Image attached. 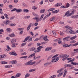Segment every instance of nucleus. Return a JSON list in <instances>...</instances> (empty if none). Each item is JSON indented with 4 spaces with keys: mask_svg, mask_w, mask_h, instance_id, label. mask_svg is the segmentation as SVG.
I'll use <instances>...</instances> for the list:
<instances>
[{
    "mask_svg": "<svg viewBox=\"0 0 78 78\" xmlns=\"http://www.w3.org/2000/svg\"><path fill=\"white\" fill-rule=\"evenodd\" d=\"M4 16H5V18L7 19H9V18H8V15H7V14H4Z\"/></svg>",
    "mask_w": 78,
    "mask_h": 78,
    "instance_id": "nucleus-37",
    "label": "nucleus"
},
{
    "mask_svg": "<svg viewBox=\"0 0 78 78\" xmlns=\"http://www.w3.org/2000/svg\"><path fill=\"white\" fill-rule=\"evenodd\" d=\"M11 62L12 64H15L17 63V61L15 60H13Z\"/></svg>",
    "mask_w": 78,
    "mask_h": 78,
    "instance_id": "nucleus-25",
    "label": "nucleus"
},
{
    "mask_svg": "<svg viewBox=\"0 0 78 78\" xmlns=\"http://www.w3.org/2000/svg\"><path fill=\"white\" fill-rule=\"evenodd\" d=\"M16 42V40L15 39H14L12 40L11 41V44H15L14 42Z\"/></svg>",
    "mask_w": 78,
    "mask_h": 78,
    "instance_id": "nucleus-27",
    "label": "nucleus"
},
{
    "mask_svg": "<svg viewBox=\"0 0 78 78\" xmlns=\"http://www.w3.org/2000/svg\"><path fill=\"white\" fill-rule=\"evenodd\" d=\"M43 47L42 46H40L37 48V50L34 51V53H37V52H39L41 51V48H43Z\"/></svg>",
    "mask_w": 78,
    "mask_h": 78,
    "instance_id": "nucleus-3",
    "label": "nucleus"
},
{
    "mask_svg": "<svg viewBox=\"0 0 78 78\" xmlns=\"http://www.w3.org/2000/svg\"><path fill=\"white\" fill-rule=\"evenodd\" d=\"M12 44V47L13 48L16 47V44L15 43H11Z\"/></svg>",
    "mask_w": 78,
    "mask_h": 78,
    "instance_id": "nucleus-38",
    "label": "nucleus"
},
{
    "mask_svg": "<svg viewBox=\"0 0 78 78\" xmlns=\"http://www.w3.org/2000/svg\"><path fill=\"white\" fill-rule=\"evenodd\" d=\"M51 49H52V48L51 47H48L45 49V51H50V50H51Z\"/></svg>",
    "mask_w": 78,
    "mask_h": 78,
    "instance_id": "nucleus-9",
    "label": "nucleus"
},
{
    "mask_svg": "<svg viewBox=\"0 0 78 78\" xmlns=\"http://www.w3.org/2000/svg\"><path fill=\"white\" fill-rule=\"evenodd\" d=\"M53 34V35H55V36H56V33L55 32V30L52 31Z\"/></svg>",
    "mask_w": 78,
    "mask_h": 78,
    "instance_id": "nucleus-53",
    "label": "nucleus"
},
{
    "mask_svg": "<svg viewBox=\"0 0 78 78\" xmlns=\"http://www.w3.org/2000/svg\"><path fill=\"white\" fill-rule=\"evenodd\" d=\"M54 41H55V42L58 41V43L59 44H61V43L62 42V41L60 40V38H58V39H56V40H55Z\"/></svg>",
    "mask_w": 78,
    "mask_h": 78,
    "instance_id": "nucleus-8",
    "label": "nucleus"
},
{
    "mask_svg": "<svg viewBox=\"0 0 78 78\" xmlns=\"http://www.w3.org/2000/svg\"><path fill=\"white\" fill-rule=\"evenodd\" d=\"M53 55L52 54L50 56H49L47 60H48L49 59H50L51 58L53 57Z\"/></svg>",
    "mask_w": 78,
    "mask_h": 78,
    "instance_id": "nucleus-20",
    "label": "nucleus"
},
{
    "mask_svg": "<svg viewBox=\"0 0 78 78\" xmlns=\"http://www.w3.org/2000/svg\"><path fill=\"white\" fill-rule=\"evenodd\" d=\"M59 10L58 9L56 10L53 11L52 12V13H55V14H56V13H58V12H59Z\"/></svg>",
    "mask_w": 78,
    "mask_h": 78,
    "instance_id": "nucleus-28",
    "label": "nucleus"
},
{
    "mask_svg": "<svg viewBox=\"0 0 78 78\" xmlns=\"http://www.w3.org/2000/svg\"><path fill=\"white\" fill-rule=\"evenodd\" d=\"M76 37H77V36H74L73 37H71L70 38V39L71 40H73V39H75Z\"/></svg>",
    "mask_w": 78,
    "mask_h": 78,
    "instance_id": "nucleus-29",
    "label": "nucleus"
},
{
    "mask_svg": "<svg viewBox=\"0 0 78 78\" xmlns=\"http://www.w3.org/2000/svg\"><path fill=\"white\" fill-rule=\"evenodd\" d=\"M32 45H33V43H29L28 45V47H31Z\"/></svg>",
    "mask_w": 78,
    "mask_h": 78,
    "instance_id": "nucleus-57",
    "label": "nucleus"
},
{
    "mask_svg": "<svg viewBox=\"0 0 78 78\" xmlns=\"http://www.w3.org/2000/svg\"><path fill=\"white\" fill-rule=\"evenodd\" d=\"M25 45H26V43H24L21 44V47H23V46H25Z\"/></svg>",
    "mask_w": 78,
    "mask_h": 78,
    "instance_id": "nucleus-51",
    "label": "nucleus"
},
{
    "mask_svg": "<svg viewBox=\"0 0 78 78\" xmlns=\"http://www.w3.org/2000/svg\"><path fill=\"white\" fill-rule=\"evenodd\" d=\"M50 64H51V62H47L45 63L44 65V66H48V65H50Z\"/></svg>",
    "mask_w": 78,
    "mask_h": 78,
    "instance_id": "nucleus-21",
    "label": "nucleus"
},
{
    "mask_svg": "<svg viewBox=\"0 0 78 78\" xmlns=\"http://www.w3.org/2000/svg\"><path fill=\"white\" fill-rule=\"evenodd\" d=\"M32 8L33 9L35 10L37 9V7H36L35 6H33L32 7Z\"/></svg>",
    "mask_w": 78,
    "mask_h": 78,
    "instance_id": "nucleus-58",
    "label": "nucleus"
},
{
    "mask_svg": "<svg viewBox=\"0 0 78 78\" xmlns=\"http://www.w3.org/2000/svg\"><path fill=\"white\" fill-rule=\"evenodd\" d=\"M32 14H33V15H34V16H37V14H36L34 12H33Z\"/></svg>",
    "mask_w": 78,
    "mask_h": 78,
    "instance_id": "nucleus-64",
    "label": "nucleus"
},
{
    "mask_svg": "<svg viewBox=\"0 0 78 78\" xmlns=\"http://www.w3.org/2000/svg\"><path fill=\"white\" fill-rule=\"evenodd\" d=\"M64 70V68H62L59 70H58L59 72H61V71H62Z\"/></svg>",
    "mask_w": 78,
    "mask_h": 78,
    "instance_id": "nucleus-62",
    "label": "nucleus"
},
{
    "mask_svg": "<svg viewBox=\"0 0 78 78\" xmlns=\"http://www.w3.org/2000/svg\"><path fill=\"white\" fill-rule=\"evenodd\" d=\"M30 37V36H28L27 37H26L25 40H24L23 42H26V41H28V39H29V38Z\"/></svg>",
    "mask_w": 78,
    "mask_h": 78,
    "instance_id": "nucleus-26",
    "label": "nucleus"
},
{
    "mask_svg": "<svg viewBox=\"0 0 78 78\" xmlns=\"http://www.w3.org/2000/svg\"><path fill=\"white\" fill-rule=\"evenodd\" d=\"M27 58H28V56H24L21 57L20 58V59H25V60L27 59Z\"/></svg>",
    "mask_w": 78,
    "mask_h": 78,
    "instance_id": "nucleus-17",
    "label": "nucleus"
},
{
    "mask_svg": "<svg viewBox=\"0 0 78 78\" xmlns=\"http://www.w3.org/2000/svg\"><path fill=\"white\" fill-rule=\"evenodd\" d=\"M56 51V49H53L51 51V52L52 53H55V51Z\"/></svg>",
    "mask_w": 78,
    "mask_h": 78,
    "instance_id": "nucleus-45",
    "label": "nucleus"
},
{
    "mask_svg": "<svg viewBox=\"0 0 78 78\" xmlns=\"http://www.w3.org/2000/svg\"><path fill=\"white\" fill-rule=\"evenodd\" d=\"M56 77V75H54L50 77L49 78H55Z\"/></svg>",
    "mask_w": 78,
    "mask_h": 78,
    "instance_id": "nucleus-42",
    "label": "nucleus"
},
{
    "mask_svg": "<svg viewBox=\"0 0 78 78\" xmlns=\"http://www.w3.org/2000/svg\"><path fill=\"white\" fill-rule=\"evenodd\" d=\"M34 71H36V69H34L29 70L28 72H34Z\"/></svg>",
    "mask_w": 78,
    "mask_h": 78,
    "instance_id": "nucleus-22",
    "label": "nucleus"
},
{
    "mask_svg": "<svg viewBox=\"0 0 78 78\" xmlns=\"http://www.w3.org/2000/svg\"><path fill=\"white\" fill-rule=\"evenodd\" d=\"M21 75V73H17L16 75L15 78H19V77H20Z\"/></svg>",
    "mask_w": 78,
    "mask_h": 78,
    "instance_id": "nucleus-13",
    "label": "nucleus"
},
{
    "mask_svg": "<svg viewBox=\"0 0 78 78\" xmlns=\"http://www.w3.org/2000/svg\"><path fill=\"white\" fill-rule=\"evenodd\" d=\"M39 27H40V26H37L34 28V30H37V29H38V28H39Z\"/></svg>",
    "mask_w": 78,
    "mask_h": 78,
    "instance_id": "nucleus-54",
    "label": "nucleus"
},
{
    "mask_svg": "<svg viewBox=\"0 0 78 78\" xmlns=\"http://www.w3.org/2000/svg\"><path fill=\"white\" fill-rule=\"evenodd\" d=\"M66 74H67V70L65 69V72L63 75V77H64V78L66 76Z\"/></svg>",
    "mask_w": 78,
    "mask_h": 78,
    "instance_id": "nucleus-33",
    "label": "nucleus"
},
{
    "mask_svg": "<svg viewBox=\"0 0 78 78\" xmlns=\"http://www.w3.org/2000/svg\"><path fill=\"white\" fill-rule=\"evenodd\" d=\"M65 56V55H60V58H64Z\"/></svg>",
    "mask_w": 78,
    "mask_h": 78,
    "instance_id": "nucleus-50",
    "label": "nucleus"
},
{
    "mask_svg": "<svg viewBox=\"0 0 78 78\" xmlns=\"http://www.w3.org/2000/svg\"><path fill=\"white\" fill-rule=\"evenodd\" d=\"M69 33L71 34H74L76 33V32L73 31V30H70L69 31Z\"/></svg>",
    "mask_w": 78,
    "mask_h": 78,
    "instance_id": "nucleus-14",
    "label": "nucleus"
},
{
    "mask_svg": "<svg viewBox=\"0 0 78 78\" xmlns=\"http://www.w3.org/2000/svg\"><path fill=\"white\" fill-rule=\"evenodd\" d=\"M23 12H24L27 13L29 12V10L27 9H23Z\"/></svg>",
    "mask_w": 78,
    "mask_h": 78,
    "instance_id": "nucleus-23",
    "label": "nucleus"
},
{
    "mask_svg": "<svg viewBox=\"0 0 78 78\" xmlns=\"http://www.w3.org/2000/svg\"><path fill=\"white\" fill-rule=\"evenodd\" d=\"M47 36H45L44 37H43V39H44V41H48V39L47 38Z\"/></svg>",
    "mask_w": 78,
    "mask_h": 78,
    "instance_id": "nucleus-12",
    "label": "nucleus"
},
{
    "mask_svg": "<svg viewBox=\"0 0 78 78\" xmlns=\"http://www.w3.org/2000/svg\"><path fill=\"white\" fill-rule=\"evenodd\" d=\"M45 9H42L40 10V12L42 14L45 12Z\"/></svg>",
    "mask_w": 78,
    "mask_h": 78,
    "instance_id": "nucleus-19",
    "label": "nucleus"
},
{
    "mask_svg": "<svg viewBox=\"0 0 78 78\" xmlns=\"http://www.w3.org/2000/svg\"><path fill=\"white\" fill-rule=\"evenodd\" d=\"M70 37V36H68L66 37L65 38H64L63 40H64L65 41H66V40H67V39H69Z\"/></svg>",
    "mask_w": 78,
    "mask_h": 78,
    "instance_id": "nucleus-34",
    "label": "nucleus"
},
{
    "mask_svg": "<svg viewBox=\"0 0 78 78\" xmlns=\"http://www.w3.org/2000/svg\"><path fill=\"white\" fill-rule=\"evenodd\" d=\"M29 33L31 35V36H34V34L32 31H30L29 32Z\"/></svg>",
    "mask_w": 78,
    "mask_h": 78,
    "instance_id": "nucleus-43",
    "label": "nucleus"
},
{
    "mask_svg": "<svg viewBox=\"0 0 78 78\" xmlns=\"http://www.w3.org/2000/svg\"><path fill=\"white\" fill-rule=\"evenodd\" d=\"M55 19H56V17L55 16H53L50 19V21L51 22L53 21V20H54Z\"/></svg>",
    "mask_w": 78,
    "mask_h": 78,
    "instance_id": "nucleus-18",
    "label": "nucleus"
},
{
    "mask_svg": "<svg viewBox=\"0 0 78 78\" xmlns=\"http://www.w3.org/2000/svg\"><path fill=\"white\" fill-rule=\"evenodd\" d=\"M55 60L56 62H57V61H58V60H59V58L58 57H57L55 58Z\"/></svg>",
    "mask_w": 78,
    "mask_h": 78,
    "instance_id": "nucleus-48",
    "label": "nucleus"
},
{
    "mask_svg": "<svg viewBox=\"0 0 78 78\" xmlns=\"http://www.w3.org/2000/svg\"><path fill=\"white\" fill-rule=\"evenodd\" d=\"M63 75V73H61V74L60 73H59L58 75H57L58 77H59V76H61L62 75Z\"/></svg>",
    "mask_w": 78,
    "mask_h": 78,
    "instance_id": "nucleus-44",
    "label": "nucleus"
},
{
    "mask_svg": "<svg viewBox=\"0 0 78 78\" xmlns=\"http://www.w3.org/2000/svg\"><path fill=\"white\" fill-rule=\"evenodd\" d=\"M51 15V13H49V14H48L46 15L42 19V20L44 21V20H45L46 19H47V17H48L50 16Z\"/></svg>",
    "mask_w": 78,
    "mask_h": 78,
    "instance_id": "nucleus-7",
    "label": "nucleus"
},
{
    "mask_svg": "<svg viewBox=\"0 0 78 78\" xmlns=\"http://www.w3.org/2000/svg\"><path fill=\"white\" fill-rule=\"evenodd\" d=\"M35 53L32 54L31 55H30L28 57V58H32L33 56H34V55H35Z\"/></svg>",
    "mask_w": 78,
    "mask_h": 78,
    "instance_id": "nucleus-24",
    "label": "nucleus"
},
{
    "mask_svg": "<svg viewBox=\"0 0 78 78\" xmlns=\"http://www.w3.org/2000/svg\"><path fill=\"white\" fill-rule=\"evenodd\" d=\"M5 57H6V55H0V58H5Z\"/></svg>",
    "mask_w": 78,
    "mask_h": 78,
    "instance_id": "nucleus-30",
    "label": "nucleus"
},
{
    "mask_svg": "<svg viewBox=\"0 0 78 78\" xmlns=\"http://www.w3.org/2000/svg\"><path fill=\"white\" fill-rule=\"evenodd\" d=\"M40 62H41V61H39V62H37V63L35 64H34L33 65V66H37V65L39 64L40 63Z\"/></svg>",
    "mask_w": 78,
    "mask_h": 78,
    "instance_id": "nucleus-35",
    "label": "nucleus"
},
{
    "mask_svg": "<svg viewBox=\"0 0 78 78\" xmlns=\"http://www.w3.org/2000/svg\"><path fill=\"white\" fill-rule=\"evenodd\" d=\"M4 31L3 29H0V34H2V32H3Z\"/></svg>",
    "mask_w": 78,
    "mask_h": 78,
    "instance_id": "nucleus-49",
    "label": "nucleus"
},
{
    "mask_svg": "<svg viewBox=\"0 0 78 78\" xmlns=\"http://www.w3.org/2000/svg\"><path fill=\"white\" fill-rule=\"evenodd\" d=\"M16 23H10L9 24V25L10 26V27H14L16 26Z\"/></svg>",
    "mask_w": 78,
    "mask_h": 78,
    "instance_id": "nucleus-15",
    "label": "nucleus"
},
{
    "mask_svg": "<svg viewBox=\"0 0 78 78\" xmlns=\"http://www.w3.org/2000/svg\"><path fill=\"white\" fill-rule=\"evenodd\" d=\"M55 10V8H50L48 10V12H50V11H54V10Z\"/></svg>",
    "mask_w": 78,
    "mask_h": 78,
    "instance_id": "nucleus-36",
    "label": "nucleus"
},
{
    "mask_svg": "<svg viewBox=\"0 0 78 78\" xmlns=\"http://www.w3.org/2000/svg\"><path fill=\"white\" fill-rule=\"evenodd\" d=\"M1 63L2 64H8V62H5L4 61H2L1 62Z\"/></svg>",
    "mask_w": 78,
    "mask_h": 78,
    "instance_id": "nucleus-32",
    "label": "nucleus"
},
{
    "mask_svg": "<svg viewBox=\"0 0 78 78\" xmlns=\"http://www.w3.org/2000/svg\"><path fill=\"white\" fill-rule=\"evenodd\" d=\"M58 56V55L56 54L54 56H53L51 58V59H53V58H56Z\"/></svg>",
    "mask_w": 78,
    "mask_h": 78,
    "instance_id": "nucleus-52",
    "label": "nucleus"
},
{
    "mask_svg": "<svg viewBox=\"0 0 78 78\" xmlns=\"http://www.w3.org/2000/svg\"><path fill=\"white\" fill-rule=\"evenodd\" d=\"M70 64H73V65H74V66H76V65L77 64V63L74 62H71Z\"/></svg>",
    "mask_w": 78,
    "mask_h": 78,
    "instance_id": "nucleus-40",
    "label": "nucleus"
},
{
    "mask_svg": "<svg viewBox=\"0 0 78 78\" xmlns=\"http://www.w3.org/2000/svg\"><path fill=\"white\" fill-rule=\"evenodd\" d=\"M9 54L11 55H14V56H17V54L16 53L15 51H12L11 52H10L9 53Z\"/></svg>",
    "mask_w": 78,
    "mask_h": 78,
    "instance_id": "nucleus-6",
    "label": "nucleus"
},
{
    "mask_svg": "<svg viewBox=\"0 0 78 78\" xmlns=\"http://www.w3.org/2000/svg\"><path fill=\"white\" fill-rule=\"evenodd\" d=\"M9 36L10 37H14L15 35L14 34V33H13L9 35Z\"/></svg>",
    "mask_w": 78,
    "mask_h": 78,
    "instance_id": "nucleus-39",
    "label": "nucleus"
},
{
    "mask_svg": "<svg viewBox=\"0 0 78 78\" xmlns=\"http://www.w3.org/2000/svg\"><path fill=\"white\" fill-rule=\"evenodd\" d=\"M51 62H56V60H55V58H54L52 59L51 61Z\"/></svg>",
    "mask_w": 78,
    "mask_h": 78,
    "instance_id": "nucleus-46",
    "label": "nucleus"
},
{
    "mask_svg": "<svg viewBox=\"0 0 78 78\" xmlns=\"http://www.w3.org/2000/svg\"><path fill=\"white\" fill-rule=\"evenodd\" d=\"M66 6H64V5H62L61 7H60V8H66Z\"/></svg>",
    "mask_w": 78,
    "mask_h": 78,
    "instance_id": "nucleus-60",
    "label": "nucleus"
},
{
    "mask_svg": "<svg viewBox=\"0 0 78 78\" xmlns=\"http://www.w3.org/2000/svg\"><path fill=\"white\" fill-rule=\"evenodd\" d=\"M44 14H42L41 15V17H40V18L41 20L43 19V17H44Z\"/></svg>",
    "mask_w": 78,
    "mask_h": 78,
    "instance_id": "nucleus-47",
    "label": "nucleus"
},
{
    "mask_svg": "<svg viewBox=\"0 0 78 78\" xmlns=\"http://www.w3.org/2000/svg\"><path fill=\"white\" fill-rule=\"evenodd\" d=\"M69 13H70V11H67L65 13V15L63 16V17H65L66 16H67V17H69V16H72L73 14L72 12L69 14Z\"/></svg>",
    "mask_w": 78,
    "mask_h": 78,
    "instance_id": "nucleus-2",
    "label": "nucleus"
},
{
    "mask_svg": "<svg viewBox=\"0 0 78 78\" xmlns=\"http://www.w3.org/2000/svg\"><path fill=\"white\" fill-rule=\"evenodd\" d=\"M22 10L21 9H16V12L19 13L20 12H22Z\"/></svg>",
    "mask_w": 78,
    "mask_h": 78,
    "instance_id": "nucleus-16",
    "label": "nucleus"
},
{
    "mask_svg": "<svg viewBox=\"0 0 78 78\" xmlns=\"http://www.w3.org/2000/svg\"><path fill=\"white\" fill-rule=\"evenodd\" d=\"M33 19L34 20H36V22H39V21H41V19L38 17H35V18H33Z\"/></svg>",
    "mask_w": 78,
    "mask_h": 78,
    "instance_id": "nucleus-4",
    "label": "nucleus"
},
{
    "mask_svg": "<svg viewBox=\"0 0 78 78\" xmlns=\"http://www.w3.org/2000/svg\"><path fill=\"white\" fill-rule=\"evenodd\" d=\"M67 58L65 56H64V57H63V58L62 59V61H65V60H66V59Z\"/></svg>",
    "mask_w": 78,
    "mask_h": 78,
    "instance_id": "nucleus-61",
    "label": "nucleus"
},
{
    "mask_svg": "<svg viewBox=\"0 0 78 78\" xmlns=\"http://www.w3.org/2000/svg\"><path fill=\"white\" fill-rule=\"evenodd\" d=\"M66 28H68V29H72V27H70L69 26H66Z\"/></svg>",
    "mask_w": 78,
    "mask_h": 78,
    "instance_id": "nucleus-63",
    "label": "nucleus"
},
{
    "mask_svg": "<svg viewBox=\"0 0 78 78\" xmlns=\"http://www.w3.org/2000/svg\"><path fill=\"white\" fill-rule=\"evenodd\" d=\"M6 47L7 48V49L9 50H11V49L10 48V47H9V45L7 46Z\"/></svg>",
    "mask_w": 78,
    "mask_h": 78,
    "instance_id": "nucleus-56",
    "label": "nucleus"
},
{
    "mask_svg": "<svg viewBox=\"0 0 78 78\" xmlns=\"http://www.w3.org/2000/svg\"><path fill=\"white\" fill-rule=\"evenodd\" d=\"M6 30L9 32H11V30H10V28H7L6 29Z\"/></svg>",
    "mask_w": 78,
    "mask_h": 78,
    "instance_id": "nucleus-59",
    "label": "nucleus"
},
{
    "mask_svg": "<svg viewBox=\"0 0 78 78\" xmlns=\"http://www.w3.org/2000/svg\"><path fill=\"white\" fill-rule=\"evenodd\" d=\"M32 23H30V24L29 25L28 27L27 28V31H29L30 29V28H31V25Z\"/></svg>",
    "mask_w": 78,
    "mask_h": 78,
    "instance_id": "nucleus-11",
    "label": "nucleus"
},
{
    "mask_svg": "<svg viewBox=\"0 0 78 78\" xmlns=\"http://www.w3.org/2000/svg\"><path fill=\"white\" fill-rule=\"evenodd\" d=\"M35 61L33 62V60H31L25 63L26 66H32L36 63Z\"/></svg>",
    "mask_w": 78,
    "mask_h": 78,
    "instance_id": "nucleus-1",
    "label": "nucleus"
},
{
    "mask_svg": "<svg viewBox=\"0 0 78 78\" xmlns=\"http://www.w3.org/2000/svg\"><path fill=\"white\" fill-rule=\"evenodd\" d=\"M63 47H64L65 48H66L68 47V44H65L63 45Z\"/></svg>",
    "mask_w": 78,
    "mask_h": 78,
    "instance_id": "nucleus-41",
    "label": "nucleus"
},
{
    "mask_svg": "<svg viewBox=\"0 0 78 78\" xmlns=\"http://www.w3.org/2000/svg\"><path fill=\"white\" fill-rule=\"evenodd\" d=\"M17 11V9L14 8L13 9H12V10H11V11L12 12V11Z\"/></svg>",
    "mask_w": 78,
    "mask_h": 78,
    "instance_id": "nucleus-55",
    "label": "nucleus"
},
{
    "mask_svg": "<svg viewBox=\"0 0 78 78\" xmlns=\"http://www.w3.org/2000/svg\"><path fill=\"white\" fill-rule=\"evenodd\" d=\"M61 5H62V3L60 2L56 4L55 5V7H58V6H61Z\"/></svg>",
    "mask_w": 78,
    "mask_h": 78,
    "instance_id": "nucleus-10",
    "label": "nucleus"
},
{
    "mask_svg": "<svg viewBox=\"0 0 78 78\" xmlns=\"http://www.w3.org/2000/svg\"><path fill=\"white\" fill-rule=\"evenodd\" d=\"M30 75V74L29 73H27L25 76L24 77L25 78H28V77H29Z\"/></svg>",
    "mask_w": 78,
    "mask_h": 78,
    "instance_id": "nucleus-31",
    "label": "nucleus"
},
{
    "mask_svg": "<svg viewBox=\"0 0 78 78\" xmlns=\"http://www.w3.org/2000/svg\"><path fill=\"white\" fill-rule=\"evenodd\" d=\"M36 49L35 48L31 47L30 48H29L28 49V50H29V51H34Z\"/></svg>",
    "mask_w": 78,
    "mask_h": 78,
    "instance_id": "nucleus-5",
    "label": "nucleus"
}]
</instances>
